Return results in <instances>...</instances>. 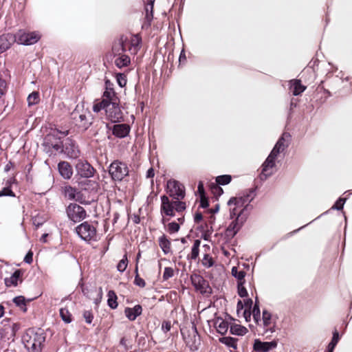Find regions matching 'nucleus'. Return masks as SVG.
Wrapping results in <instances>:
<instances>
[{
	"label": "nucleus",
	"mask_w": 352,
	"mask_h": 352,
	"mask_svg": "<svg viewBox=\"0 0 352 352\" xmlns=\"http://www.w3.org/2000/svg\"><path fill=\"white\" fill-rule=\"evenodd\" d=\"M198 192L199 193L201 197H203V196H204V184L202 182H199L198 184Z\"/></svg>",
	"instance_id": "e2e57ef3"
},
{
	"label": "nucleus",
	"mask_w": 352,
	"mask_h": 352,
	"mask_svg": "<svg viewBox=\"0 0 352 352\" xmlns=\"http://www.w3.org/2000/svg\"><path fill=\"white\" fill-rule=\"evenodd\" d=\"M58 171L60 175L66 179H69L73 175V169L67 162H60L58 164Z\"/></svg>",
	"instance_id": "4be33fe9"
},
{
	"label": "nucleus",
	"mask_w": 352,
	"mask_h": 352,
	"mask_svg": "<svg viewBox=\"0 0 352 352\" xmlns=\"http://www.w3.org/2000/svg\"><path fill=\"white\" fill-rule=\"evenodd\" d=\"M214 326L218 333L225 334L229 328V323L221 318H217L214 321Z\"/></svg>",
	"instance_id": "bb28decb"
},
{
	"label": "nucleus",
	"mask_w": 352,
	"mask_h": 352,
	"mask_svg": "<svg viewBox=\"0 0 352 352\" xmlns=\"http://www.w3.org/2000/svg\"><path fill=\"white\" fill-rule=\"evenodd\" d=\"M179 230V225L176 222H171L168 225V230L170 233H175Z\"/></svg>",
	"instance_id": "8fccbe9b"
},
{
	"label": "nucleus",
	"mask_w": 352,
	"mask_h": 352,
	"mask_svg": "<svg viewBox=\"0 0 352 352\" xmlns=\"http://www.w3.org/2000/svg\"><path fill=\"white\" fill-rule=\"evenodd\" d=\"M159 245L165 254H168L170 250V242L165 235L159 238Z\"/></svg>",
	"instance_id": "c85d7f7f"
},
{
	"label": "nucleus",
	"mask_w": 352,
	"mask_h": 352,
	"mask_svg": "<svg viewBox=\"0 0 352 352\" xmlns=\"http://www.w3.org/2000/svg\"><path fill=\"white\" fill-rule=\"evenodd\" d=\"M102 297V289L101 287H100L98 289V298L95 300V303L96 305H98L100 302Z\"/></svg>",
	"instance_id": "0e129e2a"
},
{
	"label": "nucleus",
	"mask_w": 352,
	"mask_h": 352,
	"mask_svg": "<svg viewBox=\"0 0 352 352\" xmlns=\"http://www.w3.org/2000/svg\"><path fill=\"white\" fill-rule=\"evenodd\" d=\"M109 173L113 180L120 182L129 175V168L125 163L116 160L110 164Z\"/></svg>",
	"instance_id": "423d86ee"
},
{
	"label": "nucleus",
	"mask_w": 352,
	"mask_h": 352,
	"mask_svg": "<svg viewBox=\"0 0 352 352\" xmlns=\"http://www.w3.org/2000/svg\"><path fill=\"white\" fill-rule=\"evenodd\" d=\"M248 217V216L243 214V212L241 213L236 212V216L233 217L235 219L230 223L226 229L227 236L230 237L234 236L242 228Z\"/></svg>",
	"instance_id": "1a4fd4ad"
},
{
	"label": "nucleus",
	"mask_w": 352,
	"mask_h": 352,
	"mask_svg": "<svg viewBox=\"0 0 352 352\" xmlns=\"http://www.w3.org/2000/svg\"><path fill=\"white\" fill-rule=\"evenodd\" d=\"M230 332L236 336H243L248 332V329L240 324H234L230 326Z\"/></svg>",
	"instance_id": "c756f323"
},
{
	"label": "nucleus",
	"mask_w": 352,
	"mask_h": 352,
	"mask_svg": "<svg viewBox=\"0 0 352 352\" xmlns=\"http://www.w3.org/2000/svg\"><path fill=\"white\" fill-rule=\"evenodd\" d=\"M74 200H76V201H78V202H80L81 204H88V201H87L85 200V199L83 197L82 194L80 191L77 194V195H76V197L74 198Z\"/></svg>",
	"instance_id": "bf43d9fd"
},
{
	"label": "nucleus",
	"mask_w": 352,
	"mask_h": 352,
	"mask_svg": "<svg viewBox=\"0 0 352 352\" xmlns=\"http://www.w3.org/2000/svg\"><path fill=\"white\" fill-rule=\"evenodd\" d=\"M260 309L258 307V306L255 304L254 307H253V310H252V315H253V318L254 319V320L258 322V319L260 318Z\"/></svg>",
	"instance_id": "864d4df0"
},
{
	"label": "nucleus",
	"mask_w": 352,
	"mask_h": 352,
	"mask_svg": "<svg viewBox=\"0 0 352 352\" xmlns=\"http://www.w3.org/2000/svg\"><path fill=\"white\" fill-rule=\"evenodd\" d=\"M232 180V177L230 175H223L216 177V183L218 185L228 184Z\"/></svg>",
	"instance_id": "f704fd0d"
},
{
	"label": "nucleus",
	"mask_w": 352,
	"mask_h": 352,
	"mask_svg": "<svg viewBox=\"0 0 352 352\" xmlns=\"http://www.w3.org/2000/svg\"><path fill=\"white\" fill-rule=\"evenodd\" d=\"M154 1H155V0H148L147 1V4L145 8L147 19L153 17V9Z\"/></svg>",
	"instance_id": "a19ab883"
},
{
	"label": "nucleus",
	"mask_w": 352,
	"mask_h": 352,
	"mask_svg": "<svg viewBox=\"0 0 352 352\" xmlns=\"http://www.w3.org/2000/svg\"><path fill=\"white\" fill-rule=\"evenodd\" d=\"M78 174L85 178H89L94 176V168L87 162H79L76 164Z\"/></svg>",
	"instance_id": "aec40b11"
},
{
	"label": "nucleus",
	"mask_w": 352,
	"mask_h": 352,
	"mask_svg": "<svg viewBox=\"0 0 352 352\" xmlns=\"http://www.w3.org/2000/svg\"><path fill=\"white\" fill-rule=\"evenodd\" d=\"M289 89L293 95L298 96L306 89V87L301 84L300 80L294 79L289 81Z\"/></svg>",
	"instance_id": "393cba45"
},
{
	"label": "nucleus",
	"mask_w": 352,
	"mask_h": 352,
	"mask_svg": "<svg viewBox=\"0 0 352 352\" xmlns=\"http://www.w3.org/2000/svg\"><path fill=\"white\" fill-rule=\"evenodd\" d=\"M6 329V333L7 336V339H14L16 331L19 329V325L16 323H12L11 326L5 327Z\"/></svg>",
	"instance_id": "7c9ffc66"
},
{
	"label": "nucleus",
	"mask_w": 352,
	"mask_h": 352,
	"mask_svg": "<svg viewBox=\"0 0 352 352\" xmlns=\"http://www.w3.org/2000/svg\"><path fill=\"white\" fill-rule=\"evenodd\" d=\"M16 42L20 45H31L37 43L41 38L38 32H25L19 30L16 34Z\"/></svg>",
	"instance_id": "0eeeda50"
},
{
	"label": "nucleus",
	"mask_w": 352,
	"mask_h": 352,
	"mask_svg": "<svg viewBox=\"0 0 352 352\" xmlns=\"http://www.w3.org/2000/svg\"><path fill=\"white\" fill-rule=\"evenodd\" d=\"M175 210L177 212H182L186 209V204L179 200L174 201Z\"/></svg>",
	"instance_id": "09e8293b"
},
{
	"label": "nucleus",
	"mask_w": 352,
	"mask_h": 352,
	"mask_svg": "<svg viewBox=\"0 0 352 352\" xmlns=\"http://www.w3.org/2000/svg\"><path fill=\"white\" fill-rule=\"evenodd\" d=\"M339 341V334L337 331H334L333 333V338L331 342L329 344L327 348H331V349H334L336 344Z\"/></svg>",
	"instance_id": "c03bdc74"
},
{
	"label": "nucleus",
	"mask_w": 352,
	"mask_h": 352,
	"mask_svg": "<svg viewBox=\"0 0 352 352\" xmlns=\"http://www.w3.org/2000/svg\"><path fill=\"white\" fill-rule=\"evenodd\" d=\"M190 280L192 285L196 290L199 291L201 294H210L212 289L206 280H205L201 275L194 273L190 276Z\"/></svg>",
	"instance_id": "f8f14e48"
},
{
	"label": "nucleus",
	"mask_w": 352,
	"mask_h": 352,
	"mask_svg": "<svg viewBox=\"0 0 352 352\" xmlns=\"http://www.w3.org/2000/svg\"><path fill=\"white\" fill-rule=\"evenodd\" d=\"M201 263L204 267L209 268L214 265V261H213L212 256H210L208 254H204V256L202 258Z\"/></svg>",
	"instance_id": "58836bf2"
},
{
	"label": "nucleus",
	"mask_w": 352,
	"mask_h": 352,
	"mask_svg": "<svg viewBox=\"0 0 352 352\" xmlns=\"http://www.w3.org/2000/svg\"><path fill=\"white\" fill-rule=\"evenodd\" d=\"M118 42H123L125 44V50L128 47L131 54H135L140 48L141 38L138 35H133L129 41H123L122 38Z\"/></svg>",
	"instance_id": "6ab92c4d"
},
{
	"label": "nucleus",
	"mask_w": 352,
	"mask_h": 352,
	"mask_svg": "<svg viewBox=\"0 0 352 352\" xmlns=\"http://www.w3.org/2000/svg\"><path fill=\"white\" fill-rule=\"evenodd\" d=\"M79 192L76 188L71 186L65 187V194L69 199H74L76 195Z\"/></svg>",
	"instance_id": "e433bc0d"
},
{
	"label": "nucleus",
	"mask_w": 352,
	"mask_h": 352,
	"mask_svg": "<svg viewBox=\"0 0 352 352\" xmlns=\"http://www.w3.org/2000/svg\"><path fill=\"white\" fill-rule=\"evenodd\" d=\"M142 308L140 305L134 306L133 308L126 307L124 309L126 317L131 321H133L136 318L142 314Z\"/></svg>",
	"instance_id": "b1692460"
},
{
	"label": "nucleus",
	"mask_w": 352,
	"mask_h": 352,
	"mask_svg": "<svg viewBox=\"0 0 352 352\" xmlns=\"http://www.w3.org/2000/svg\"><path fill=\"white\" fill-rule=\"evenodd\" d=\"M262 322L264 328L263 334L268 332L272 333L276 331V319L273 318L272 314L267 310L263 311Z\"/></svg>",
	"instance_id": "4468645a"
},
{
	"label": "nucleus",
	"mask_w": 352,
	"mask_h": 352,
	"mask_svg": "<svg viewBox=\"0 0 352 352\" xmlns=\"http://www.w3.org/2000/svg\"><path fill=\"white\" fill-rule=\"evenodd\" d=\"M8 186L4 187L2 190H0V197H15V194L12 192V190L10 188L11 181L8 182Z\"/></svg>",
	"instance_id": "ea45409f"
},
{
	"label": "nucleus",
	"mask_w": 352,
	"mask_h": 352,
	"mask_svg": "<svg viewBox=\"0 0 352 352\" xmlns=\"http://www.w3.org/2000/svg\"><path fill=\"white\" fill-rule=\"evenodd\" d=\"M60 316L62 320L66 323H70L72 320V314L66 308H61L60 309Z\"/></svg>",
	"instance_id": "c9c22d12"
},
{
	"label": "nucleus",
	"mask_w": 352,
	"mask_h": 352,
	"mask_svg": "<svg viewBox=\"0 0 352 352\" xmlns=\"http://www.w3.org/2000/svg\"><path fill=\"white\" fill-rule=\"evenodd\" d=\"M28 104L29 106L36 104L40 101V96L38 91H33L27 98Z\"/></svg>",
	"instance_id": "473e14b6"
},
{
	"label": "nucleus",
	"mask_w": 352,
	"mask_h": 352,
	"mask_svg": "<svg viewBox=\"0 0 352 352\" xmlns=\"http://www.w3.org/2000/svg\"><path fill=\"white\" fill-rule=\"evenodd\" d=\"M107 105V104H106V102L102 100V101L96 102L94 104L93 111L96 113L100 111L102 109L105 111Z\"/></svg>",
	"instance_id": "37998d69"
},
{
	"label": "nucleus",
	"mask_w": 352,
	"mask_h": 352,
	"mask_svg": "<svg viewBox=\"0 0 352 352\" xmlns=\"http://www.w3.org/2000/svg\"><path fill=\"white\" fill-rule=\"evenodd\" d=\"M32 256H33V254L32 252H28V254L25 255V256L24 258V261L26 263L30 264L33 261Z\"/></svg>",
	"instance_id": "052dcab7"
},
{
	"label": "nucleus",
	"mask_w": 352,
	"mask_h": 352,
	"mask_svg": "<svg viewBox=\"0 0 352 352\" xmlns=\"http://www.w3.org/2000/svg\"><path fill=\"white\" fill-rule=\"evenodd\" d=\"M256 196L255 190L250 189L241 195L236 197H232L228 201V205L230 207V216L233 219L236 216V212H242L249 216L250 210L252 209V206L250 203Z\"/></svg>",
	"instance_id": "f257e3e1"
},
{
	"label": "nucleus",
	"mask_w": 352,
	"mask_h": 352,
	"mask_svg": "<svg viewBox=\"0 0 352 352\" xmlns=\"http://www.w3.org/2000/svg\"><path fill=\"white\" fill-rule=\"evenodd\" d=\"M278 156L270 153L265 161L262 164V170L260 177L262 180L266 179L268 177L271 176L275 170L276 160Z\"/></svg>",
	"instance_id": "9d476101"
},
{
	"label": "nucleus",
	"mask_w": 352,
	"mask_h": 352,
	"mask_svg": "<svg viewBox=\"0 0 352 352\" xmlns=\"http://www.w3.org/2000/svg\"><path fill=\"white\" fill-rule=\"evenodd\" d=\"M116 80H117V82H118V85L121 87H124L126 85V76L124 74H117Z\"/></svg>",
	"instance_id": "3c124183"
},
{
	"label": "nucleus",
	"mask_w": 352,
	"mask_h": 352,
	"mask_svg": "<svg viewBox=\"0 0 352 352\" xmlns=\"http://www.w3.org/2000/svg\"><path fill=\"white\" fill-rule=\"evenodd\" d=\"M13 302L17 305V306H25V298L23 296H17L15 297L13 299Z\"/></svg>",
	"instance_id": "6e6d98bb"
},
{
	"label": "nucleus",
	"mask_w": 352,
	"mask_h": 352,
	"mask_svg": "<svg viewBox=\"0 0 352 352\" xmlns=\"http://www.w3.org/2000/svg\"><path fill=\"white\" fill-rule=\"evenodd\" d=\"M68 218L76 223L80 222L86 217V211L85 209L76 204H70L67 208Z\"/></svg>",
	"instance_id": "9b49d317"
},
{
	"label": "nucleus",
	"mask_w": 352,
	"mask_h": 352,
	"mask_svg": "<svg viewBox=\"0 0 352 352\" xmlns=\"http://www.w3.org/2000/svg\"><path fill=\"white\" fill-rule=\"evenodd\" d=\"M201 244V241L199 239H197L194 241L193 245L191 249V252L188 255V259L196 260L199 256V246Z\"/></svg>",
	"instance_id": "cd10ccee"
},
{
	"label": "nucleus",
	"mask_w": 352,
	"mask_h": 352,
	"mask_svg": "<svg viewBox=\"0 0 352 352\" xmlns=\"http://www.w3.org/2000/svg\"><path fill=\"white\" fill-rule=\"evenodd\" d=\"M6 331V329H0V341L7 338Z\"/></svg>",
	"instance_id": "338daca9"
},
{
	"label": "nucleus",
	"mask_w": 352,
	"mask_h": 352,
	"mask_svg": "<svg viewBox=\"0 0 352 352\" xmlns=\"http://www.w3.org/2000/svg\"><path fill=\"white\" fill-rule=\"evenodd\" d=\"M232 274L238 279V283H245V272L244 271H238L236 267L232 268Z\"/></svg>",
	"instance_id": "72a5a7b5"
},
{
	"label": "nucleus",
	"mask_w": 352,
	"mask_h": 352,
	"mask_svg": "<svg viewBox=\"0 0 352 352\" xmlns=\"http://www.w3.org/2000/svg\"><path fill=\"white\" fill-rule=\"evenodd\" d=\"M71 119L73 124L81 131L87 130L93 122L92 114L87 108H85L83 103L76 105L71 113Z\"/></svg>",
	"instance_id": "f03ea898"
},
{
	"label": "nucleus",
	"mask_w": 352,
	"mask_h": 352,
	"mask_svg": "<svg viewBox=\"0 0 352 352\" xmlns=\"http://www.w3.org/2000/svg\"><path fill=\"white\" fill-rule=\"evenodd\" d=\"M76 232L83 241L91 243L98 240L96 228L88 221H85L76 228Z\"/></svg>",
	"instance_id": "20e7f679"
},
{
	"label": "nucleus",
	"mask_w": 352,
	"mask_h": 352,
	"mask_svg": "<svg viewBox=\"0 0 352 352\" xmlns=\"http://www.w3.org/2000/svg\"><path fill=\"white\" fill-rule=\"evenodd\" d=\"M83 318L87 323L91 324L94 318V315L91 311H85L83 312Z\"/></svg>",
	"instance_id": "603ef678"
},
{
	"label": "nucleus",
	"mask_w": 352,
	"mask_h": 352,
	"mask_svg": "<svg viewBox=\"0 0 352 352\" xmlns=\"http://www.w3.org/2000/svg\"><path fill=\"white\" fill-rule=\"evenodd\" d=\"M107 296H108V300H107L108 305L111 309H116L118 307L117 296H116V293L113 291L110 290V291H109Z\"/></svg>",
	"instance_id": "2f4dec72"
},
{
	"label": "nucleus",
	"mask_w": 352,
	"mask_h": 352,
	"mask_svg": "<svg viewBox=\"0 0 352 352\" xmlns=\"http://www.w3.org/2000/svg\"><path fill=\"white\" fill-rule=\"evenodd\" d=\"M202 219V214L200 212H197L195 214L194 220L195 223H199Z\"/></svg>",
	"instance_id": "774afa93"
},
{
	"label": "nucleus",
	"mask_w": 352,
	"mask_h": 352,
	"mask_svg": "<svg viewBox=\"0 0 352 352\" xmlns=\"http://www.w3.org/2000/svg\"><path fill=\"white\" fill-rule=\"evenodd\" d=\"M278 346L277 340L262 342L259 339L254 340L253 349L256 352H269L275 349Z\"/></svg>",
	"instance_id": "2eb2a0df"
},
{
	"label": "nucleus",
	"mask_w": 352,
	"mask_h": 352,
	"mask_svg": "<svg viewBox=\"0 0 352 352\" xmlns=\"http://www.w3.org/2000/svg\"><path fill=\"white\" fill-rule=\"evenodd\" d=\"M221 342L222 343H224L228 346L236 349V340L234 338H230V337H225L221 339Z\"/></svg>",
	"instance_id": "4c0bfd02"
},
{
	"label": "nucleus",
	"mask_w": 352,
	"mask_h": 352,
	"mask_svg": "<svg viewBox=\"0 0 352 352\" xmlns=\"http://www.w3.org/2000/svg\"><path fill=\"white\" fill-rule=\"evenodd\" d=\"M6 82L4 80L0 78V98L6 93Z\"/></svg>",
	"instance_id": "13d9d810"
},
{
	"label": "nucleus",
	"mask_w": 352,
	"mask_h": 352,
	"mask_svg": "<svg viewBox=\"0 0 352 352\" xmlns=\"http://www.w3.org/2000/svg\"><path fill=\"white\" fill-rule=\"evenodd\" d=\"M171 329V323L170 321H164L162 324V330L164 333H167Z\"/></svg>",
	"instance_id": "4d7b16f0"
},
{
	"label": "nucleus",
	"mask_w": 352,
	"mask_h": 352,
	"mask_svg": "<svg viewBox=\"0 0 352 352\" xmlns=\"http://www.w3.org/2000/svg\"><path fill=\"white\" fill-rule=\"evenodd\" d=\"M102 100L105 101L106 104L119 102V99L113 90V84L109 80L105 81V91L102 96Z\"/></svg>",
	"instance_id": "dca6fc26"
},
{
	"label": "nucleus",
	"mask_w": 352,
	"mask_h": 352,
	"mask_svg": "<svg viewBox=\"0 0 352 352\" xmlns=\"http://www.w3.org/2000/svg\"><path fill=\"white\" fill-rule=\"evenodd\" d=\"M130 132V126L127 124H115L113 128V134L120 138H125Z\"/></svg>",
	"instance_id": "5701e85b"
},
{
	"label": "nucleus",
	"mask_w": 352,
	"mask_h": 352,
	"mask_svg": "<svg viewBox=\"0 0 352 352\" xmlns=\"http://www.w3.org/2000/svg\"><path fill=\"white\" fill-rule=\"evenodd\" d=\"M291 135L289 133H283L271 152L279 157L280 154L288 147Z\"/></svg>",
	"instance_id": "f3484780"
},
{
	"label": "nucleus",
	"mask_w": 352,
	"mask_h": 352,
	"mask_svg": "<svg viewBox=\"0 0 352 352\" xmlns=\"http://www.w3.org/2000/svg\"><path fill=\"white\" fill-rule=\"evenodd\" d=\"M201 206L204 208H206L208 206V203L207 199L203 196V197H201Z\"/></svg>",
	"instance_id": "69168bd1"
},
{
	"label": "nucleus",
	"mask_w": 352,
	"mask_h": 352,
	"mask_svg": "<svg viewBox=\"0 0 352 352\" xmlns=\"http://www.w3.org/2000/svg\"><path fill=\"white\" fill-rule=\"evenodd\" d=\"M134 283L140 287H144L146 285L144 280L140 278L138 274L135 276Z\"/></svg>",
	"instance_id": "5fc2aeb1"
},
{
	"label": "nucleus",
	"mask_w": 352,
	"mask_h": 352,
	"mask_svg": "<svg viewBox=\"0 0 352 352\" xmlns=\"http://www.w3.org/2000/svg\"><path fill=\"white\" fill-rule=\"evenodd\" d=\"M174 276V270L172 267H166L164 268L163 279L166 280Z\"/></svg>",
	"instance_id": "a18cd8bd"
},
{
	"label": "nucleus",
	"mask_w": 352,
	"mask_h": 352,
	"mask_svg": "<svg viewBox=\"0 0 352 352\" xmlns=\"http://www.w3.org/2000/svg\"><path fill=\"white\" fill-rule=\"evenodd\" d=\"M161 201L160 212L162 215L169 217L175 216L174 201H170L169 198L166 195L161 197Z\"/></svg>",
	"instance_id": "a211bd4d"
},
{
	"label": "nucleus",
	"mask_w": 352,
	"mask_h": 352,
	"mask_svg": "<svg viewBox=\"0 0 352 352\" xmlns=\"http://www.w3.org/2000/svg\"><path fill=\"white\" fill-rule=\"evenodd\" d=\"M346 201L345 198H340L337 200L336 204L332 206L331 209L333 210H342L343 208L344 204Z\"/></svg>",
	"instance_id": "de8ad7c7"
},
{
	"label": "nucleus",
	"mask_w": 352,
	"mask_h": 352,
	"mask_svg": "<svg viewBox=\"0 0 352 352\" xmlns=\"http://www.w3.org/2000/svg\"><path fill=\"white\" fill-rule=\"evenodd\" d=\"M52 147L54 148L56 151H62L63 150V144L62 142L58 141L55 144H52Z\"/></svg>",
	"instance_id": "680f3d73"
},
{
	"label": "nucleus",
	"mask_w": 352,
	"mask_h": 352,
	"mask_svg": "<svg viewBox=\"0 0 352 352\" xmlns=\"http://www.w3.org/2000/svg\"><path fill=\"white\" fill-rule=\"evenodd\" d=\"M107 118L112 122H120L122 118V113L117 104H107L105 109Z\"/></svg>",
	"instance_id": "ddd939ff"
},
{
	"label": "nucleus",
	"mask_w": 352,
	"mask_h": 352,
	"mask_svg": "<svg viewBox=\"0 0 352 352\" xmlns=\"http://www.w3.org/2000/svg\"><path fill=\"white\" fill-rule=\"evenodd\" d=\"M22 340L28 352H41L45 337L42 332L28 329L23 335Z\"/></svg>",
	"instance_id": "7ed1b4c3"
},
{
	"label": "nucleus",
	"mask_w": 352,
	"mask_h": 352,
	"mask_svg": "<svg viewBox=\"0 0 352 352\" xmlns=\"http://www.w3.org/2000/svg\"><path fill=\"white\" fill-rule=\"evenodd\" d=\"M166 190L169 196L175 199H182L185 197L184 186L176 180L170 179L167 182Z\"/></svg>",
	"instance_id": "6e6552de"
},
{
	"label": "nucleus",
	"mask_w": 352,
	"mask_h": 352,
	"mask_svg": "<svg viewBox=\"0 0 352 352\" xmlns=\"http://www.w3.org/2000/svg\"><path fill=\"white\" fill-rule=\"evenodd\" d=\"M113 53L116 57L115 59V64L119 68H122L128 66L131 63L130 58L124 54L125 44L123 42H118L115 43L112 48Z\"/></svg>",
	"instance_id": "39448f33"
},
{
	"label": "nucleus",
	"mask_w": 352,
	"mask_h": 352,
	"mask_svg": "<svg viewBox=\"0 0 352 352\" xmlns=\"http://www.w3.org/2000/svg\"><path fill=\"white\" fill-rule=\"evenodd\" d=\"M22 273L19 270H16L9 278H5V284L7 287L16 286L19 282H21Z\"/></svg>",
	"instance_id": "a878e982"
},
{
	"label": "nucleus",
	"mask_w": 352,
	"mask_h": 352,
	"mask_svg": "<svg viewBox=\"0 0 352 352\" xmlns=\"http://www.w3.org/2000/svg\"><path fill=\"white\" fill-rule=\"evenodd\" d=\"M128 265V260L126 255H124L123 258L119 261V263L117 265V270L120 272H123Z\"/></svg>",
	"instance_id": "79ce46f5"
},
{
	"label": "nucleus",
	"mask_w": 352,
	"mask_h": 352,
	"mask_svg": "<svg viewBox=\"0 0 352 352\" xmlns=\"http://www.w3.org/2000/svg\"><path fill=\"white\" fill-rule=\"evenodd\" d=\"M245 283H238V294L241 298L246 297L248 296V292L244 287Z\"/></svg>",
	"instance_id": "49530a36"
},
{
	"label": "nucleus",
	"mask_w": 352,
	"mask_h": 352,
	"mask_svg": "<svg viewBox=\"0 0 352 352\" xmlns=\"http://www.w3.org/2000/svg\"><path fill=\"white\" fill-rule=\"evenodd\" d=\"M16 42V36L12 34H4L0 36V54L10 48Z\"/></svg>",
	"instance_id": "412c9836"
}]
</instances>
